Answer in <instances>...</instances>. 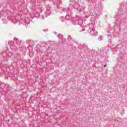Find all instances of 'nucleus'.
Instances as JSON below:
<instances>
[{
    "label": "nucleus",
    "instance_id": "obj_1",
    "mask_svg": "<svg viewBox=\"0 0 127 127\" xmlns=\"http://www.w3.org/2000/svg\"><path fill=\"white\" fill-rule=\"evenodd\" d=\"M104 67H107V64H105Z\"/></svg>",
    "mask_w": 127,
    "mask_h": 127
}]
</instances>
